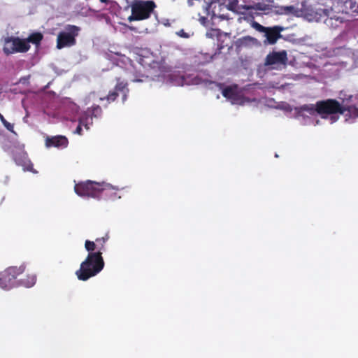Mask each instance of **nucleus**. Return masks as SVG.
Here are the masks:
<instances>
[{"instance_id": "f257e3e1", "label": "nucleus", "mask_w": 358, "mask_h": 358, "mask_svg": "<svg viewBox=\"0 0 358 358\" xmlns=\"http://www.w3.org/2000/svg\"><path fill=\"white\" fill-rule=\"evenodd\" d=\"M74 190L78 195L83 197L100 198L110 196L111 199H115L117 197L116 191L117 189L108 183L87 180L76 184Z\"/></svg>"}, {"instance_id": "f03ea898", "label": "nucleus", "mask_w": 358, "mask_h": 358, "mask_svg": "<svg viewBox=\"0 0 358 358\" xmlns=\"http://www.w3.org/2000/svg\"><path fill=\"white\" fill-rule=\"evenodd\" d=\"M104 264L102 252H90L80 264V268L76 271V275L78 280L86 281L100 273Z\"/></svg>"}, {"instance_id": "7ed1b4c3", "label": "nucleus", "mask_w": 358, "mask_h": 358, "mask_svg": "<svg viewBox=\"0 0 358 358\" xmlns=\"http://www.w3.org/2000/svg\"><path fill=\"white\" fill-rule=\"evenodd\" d=\"M128 92L129 89L127 88V83L124 82V80L118 78L114 90L110 92L107 96L99 97L96 94L93 92L88 95V98L94 101L93 103V110H102V107H106L108 103L115 101L117 96H121L122 101L124 103Z\"/></svg>"}, {"instance_id": "20e7f679", "label": "nucleus", "mask_w": 358, "mask_h": 358, "mask_svg": "<svg viewBox=\"0 0 358 358\" xmlns=\"http://www.w3.org/2000/svg\"><path fill=\"white\" fill-rule=\"evenodd\" d=\"M156 6L153 1L134 0L130 6L131 15L128 20L132 22L146 20L150 17Z\"/></svg>"}, {"instance_id": "39448f33", "label": "nucleus", "mask_w": 358, "mask_h": 358, "mask_svg": "<svg viewBox=\"0 0 358 358\" xmlns=\"http://www.w3.org/2000/svg\"><path fill=\"white\" fill-rule=\"evenodd\" d=\"M157 80L162 81L166 84H172L177 86H182L185 85H198L200 80L197 75H187L177 73L176 72L171 73H164L157 76Z\"/></svg>"}, {"instance_id": "423d86ee", "label": "nucleus", "mask_w": 358, "mask_h": 358, "mask_svg": "<svg viewBox=\"0 0 358 358\" xmlns=\"http://www.w3.org/2000/svg\"><path fill=\"white\" fill-rule=\"evenodd\" d=\"M296 112H343L341 103L335 99L320 101L316 104H304Z\"/></svg>"}, {"instance_id": "0eeeda50", "label": "nucleus", "mask_w": 358, "mask_h": 358, "mask_svg": "<svg viewBox=\"0 0 358 358\" xmlns=\"http://www.w3.org/2000/svg\"><path fill=\"white\" fill-rule=\"evenodd\" d=\"M80 31V28L76 25L65 26L57 35V48L60 50L73 46L76 43V38L78 36Z\"/></svg>"}, {"instance_id": "6e6552de", "label": "nucleus", "mask_w": 358, "mask_h": 358, "mask_svg": "<svg viewBox=\"0 0 358 358\" xmlns=\"http://www.w3.org/2000/svg\"><path fill=\"white\" fill-rule=\"evenodd\" d=\"M311 116L305 115L304 113H295L294 117L297 119L301 124L308 125L313 124L314 120L317 117V115H320L321 118L325 120H329L330 123H334L338 119L339 113H310ZM341 115H345V121H348L350 118L358 117V113H340Z\"/></svg>"}, {"instance_id": "1a4fd4ad", "label": "nucleus", "mask_w": 358, "mask_h": 358, "mask_svg": "<svg viewBox=\"0 0 358 358\" xmlns=\"http://www.w3.org/2000/svg\"><path fill=\"white\" fill-rule=\"evenodd\" d=\"M30 48L28 42L15 37L4 38L3 51L6 55L27 52Z\"/></svg>"}, {"instance_id": "9d476101", "label": "nucleus", "mask_w": 358, "mask_h": 358, "mask_svg": "<svg viewBox=\"0 0 358 358\" xmlns=\"http://www.w3.org/2000/svg\"><path fill=\"white\" fill-rule=\"evenodd\" d=\"M25 265L21 264L20 266H9L2 272L4 280V287L6 289L18 285L19 281H16L17 278L25 271Z\"/></svg>"}, {"instance_id": "9b49d317", "label": "nucleus", "mask_w": 358, "mask_h": 358, "mask_svg": "<svg viewBox=\"0 0 358 358\" xmlns=\"http://www.w3.org/2000/svg\"><path fill=\"white\" fill-rule=\"evenodd\" d=\"M227 0H205V7L207 15H211L212 18L219 17L222 20L228 19V16L222 13L227 10L226 3Z\"/></svg>"}, {"instance_id": "f8f14e48", "label": "nucleus", "mask_w": 358, "mask_h": 358, "mask_svg": "<svg viewBox=\"0 0 358 358\" xmlns=\"http://www.w3.org/2000/svg\"><path fill=\"white\" fill-rule=\"evenodd\" d=\"M287 60V52L285 50L273 52L267 55L265 64L271 66L273 69H279L286 64Z\"/></svg>"}, {"instance_id": "ddd939ff", "label": "nucleus", "mask_w": 358, "mask_h": 358, "mask_svg": "<svg viewBox=\"0 0 358 358\" xmlns=\"http://www.w3.org/2000/svg\"><path fill=\"white\" fill-rule=\"evenodd\" d=\"M222 95L232 104L244 105L248 101L236 91V87H227L222 90Z\"/></svg>"}, {"instance_id": "4468645a", "label": "nucleus", "mask_w": 358, "mask_h": 358, "mask_svg": "<svg viewBox=\"0 0 358 358\" xmlns=\"http://www.w3.org/2000/svg\"><path fill=\"white\" fill-rule=\"evenodd\" d=\"M14 161L17 166H22L24 171H30L34 173H37L34 169V165L28 158L27 153L22 152L15 155Z\"/></svg>"}, {"instance_id": "2eb2a0df", "label": "nucleus", "mask_w": 358, "mask_h": 358, "mask_svg": "<svg viewBox=\"0 0 358 358\" xmlns=\"http://www.w3.org/2000/svg\"><path fill=\"white\" fill-rule=\"evenodd\" d=\"M285 30V27L281 26H274L268 27L265 32L266 41L269 44H274L277 42L278 39L282 37L280 33Z\"/></svg>"}, {"instance_id": "dca6fc26", "label": "nucleus", "mask_w": 358, "mask_h": 358, "mask_svg": "<svg viewBox=\"0 0 358 358\" xmlns=\"http://www.w3.org/2000/svg\"><path fill=\"white\" fill-rule=\"evenodd\" d=\"M68 138L64 136H55L45 138V146L48 148L56 147L64 148L68 146Z\"/></svg>"}, {"instance_id": "f3484780", "label": "nucleus", "mask_w": 358, "mask_h": 358, "mask_svg": "<svg viewBox=\"0 0 358 358\" xmlns=\"http://www.w3.org/2000/svg\"><path fill=\"white\" fill-rule=\"evenodd\" d=\"M108 57L118 66L126 68L128 65L131 66L130 59L120 52H110L108 55Z\"/></svg>"}, {"instance_id": "a211bd4d", "label": "nucleus", "mask_w": 358, "mask_h": 358, "mask_svg": "<svg viewBox=\"0 0 358 358\" xmlns=\"http://www.w3.org/2000/svg\"><path fill=\"white\" fill-rule=\"evenodd\" d=\"M226 6L227 10L240 14H243L244 10H249L251 8L249 6L240 5L238 0H227Z\"/></svg>"}, {"instance_id": "6ab92c4d", "label": "nucleus", "mask_w": 358, "mask_h": 358, "mask_svg": "<svg viewBox=\"0 0 358 358\" xmlns=\"http://www.w3.org/2000/svg\"><path fill=\"white\" fill-rule=\"evenodd\" d=\"M138 62L144 67L151 66L154 62L153 56L148 50H141L138 54Z\"/></svg>"}, {"instance_id": "aec40b11", "label": "nucleus", "mask_w": 358, "mask_h": 358, "mask_svg": "<svg viewBox=\"0 0 358 358\" xmlns=\"http://www.w3.org/2000/svg\"><path fill=\"white\" fill-rule=\"evenodd\" d=\"M36 281V277L35 275H27L25 278H22L19 280L18 285H22L26 287H31L34 286Z\"/></svg>"}, {"instance_id": "412c9836", "label": "nucleus", "mask_w": 358, "mask_h": 358, "mask_svg": "<svg viewBox=\"0 0 358 358\" xmlns=\"http://www.w3.org/2000/svg\"><path fill=\"white\" fill-rule=\"evenodd\" d=\"M280 14H285V15H297L299 13L298 8L294 6H281L279 8V10L278 11Z\"/></svg>"}, {"instance_id": "4be33fe9", "label": "nucleus", "mask_w": 358, "mask_h": 358, "mask_svg": "<svg viewBox=\"0 0 358 358\" xmlns=\"http://www.w3.org/2000/svg\"><path fill=\"white\" fill-rule=\"evenodd\" d=\"M89 120L88 117H78L79 124L78 127H76V129L75 131V134H77L78 135L82 134V127L84 126L86 129H89L90 127L88 125L87 121Z\"/></svg>"}, {"instance_id": "5701e85b", "label": "nucleus", "mask_w": 358, "mask_h": 358, "mask_svg": "<svg viewBox=\"0 0 358 358\" xmlns=\"http://www.w3.org/2000/svg\"><path fill=\"white\" fill-rule=\"evenodd\" d=\"M43 36L41 33H34L31 34L26 41L28 42V44L29 45V43H32L34 44L38 45L40 41L42 40Z\"/></svg>"}, {"instance_id": "b1692460", "label": "nucleus", "mask_w": 358, "mask_h": 358, "mask_svg": "<svg viewBox=\"0 0 358 358\" xmlns=\"http://www.w3.org/2000/svg\"><path fill=\"white\" fill-rule=\"evenodd\" d=\"M343 52V49L341 48H337L334 49H329L325 51L324 55L327 57H331L334 56L338 55Z\"/></svg>"}, {"instance_id": "393cba45", "label": "nucleus", "mask_w": 358, "mask_h": 358, "mask_svg": "<svg viewBox=\"0 0 358 358\" xmlns=\"http://www.w3.org/2000/svg\"><path fill=\"white\" fill-rule=\"evenodd\" d=\"M345 3L346 8H350V10H351L352 12L358 13V4L357 5L355 1L347 0Z\"/></svg>"}, {"instance_id": "a878e982", "label": "nucleus", "mask_w": 358, "mask_h": 358, "mask_svg": "<svg viewBox=\"0 0 358 358\" xmlns=\"http://www.w3.org/2000/svg\"><path fill=\"white\" fill-rule=\"evenodd\" d=\"M109 238V236L108 234H106L105 235V236L102 237V238H98L96 239V243L97 244H101V246L99 248V250L98 251H102L104 250V244L108 240Z\"/></svg>"}, {"instance_id": "bb28decb", "label": "nucleus", "mask_w": 358, "mask_h": 358, "mask_svg": "<svg viewBox=\"0 0 358 358\" xmlns=\"http://www.w3.org/2000/svg\"><path fill=\"white\" fill-rule=\"evenodd\" d=\"M96 245L94 241H91L89 240L85 241V248L86 250L90 252H94V250L96 249Z\"/></svg>"}, {"instance_id": "cd10ccee", "label": "nucleus", "mask_w": 358, "mask_h": 358, "mask_svg": "<svg viewBox=\"0 0 358 358\" xmlns=\"http://www.w3.org/2000/svg\"><path fill=\"white\" fill-rule=\"evenodd\" d=\"M0 120L1 121V122L3 123V124L4 125V127L9 131H11V132H13L14 133V131H13V124H10V122H8L5 118L2 115L1 113H0Z\"/></svg>"}, {"instance_id": "c85d7f7f", "label": "nucleus", "mask_w": 358, "mask_h": 358, "mask_svg": "<svg viewBox=\"0 0 358 358\" xmlns=\"http://www.w3.org/2000/svg\"><path fill=\"white\" fill-rule=\"evenodd\" d=\"M277 108L283 110L285 112H291L292 110V108L287 103H282L279 104Z\"/></svg>"}, {"instance_id": "c756f323", "label": "nucleus", "mask_w": 358, "mask_h": 358, "mask_svg": "<svg viewBox=\"0 0 358 358\" xmlns=\"http://www.w3.org/2000/svg\"><path fill=\"white\" fill-rule=\"evenodd\" d=\"M253 27L260 31V32H262V33H264L266 32V31L267 30V28L268 27H264L262 25H261L260 24L257 23V22H254L253 24Z\"/></svg>"}, {"instance_id": "7c9ffc66", "label": "nucleus", "mask_w": 358, "mask_h": 358, "mask_svg": "<svg viewBox=\"0 0 358 358\" xmlns=\"http://www.w3.org/2000/svg\"><path fill=\"white\" fill-rule=\"evenodd\" d=\"M176 34L178 36L182 37L184 38H188L190 37V34L189 33L185 32L183 29L178 31Z\"/></svg>"}, {"instance_id": "2f4dec72", "label": "nucleus", "mask_w": 358, "mask_h": 358, "mask_svg": "<svg viewBox=\"0 0 358 358\" xmlns=\"http://www.w3.org/2000/svg\"><path fill=\"white\" fill-rule=\"evenodd\" d=\"M29 76L22 78L19 81V84L27 85L29 83Z\"/></svg>"}, {"instance_id": "473e14b6", "label": "nucleus", "mask_w": 358, "mask_h": 358, "mask_svg": "<svg viewBox=\"0 0 358 358\" xmlns=\"http://www.w3.org/2000/svg\"><path fill=\"white\" fill-rule=\"evenodd\" d=\"M0 287L2 289H6V287H4V280L3 278L2 273H0Z\"/></svg>"}, {"instance_id": "72a5a7b5", "label": "nucleus", "mask_w": 358, "mask_h": 358, "mask_svg": "<svg viewBox=\"0 0 358 358\" xmlns=\"http://www.w3.org/2000/svg\"><path fill=\"white\" fill-rule=\"evenodd\" d=\"M133 82H143V80L142 78H138L136 76H134L133 78L131 79Z\"/></svg>"}, {"instance_id": "f704fd0d", "label": "nucleus", "mask_w": 358, "mask_h": 358, "mask_svg": "<svg viewBox=\"0 0 358 358\" xmlns=\"http://www.w3.org/2000/svg\"><path fill=\"white\" fill-rule=\"evenodd\" d=\"M357 103L355 104L353 107V112H358V95L356 96Z\"/></svg>"}, {"instance_id": "c9c22d12", "label": "nucleus", "mask_w": 358, "mask_h": 358, "mask_svg": "<svg viewBox=\"0 0 358 358\" xmlns=\"http://www.w3.org/2000/svg\"><path fill=\"white\" fill-rule=\"evenodd\" d=\"M87 99L88 100L87 102H86V104H89L91 101L92 102V105L91 106V108L92 110V111H94L95 110H93V103H94V101L92 100V99H90L88 98V96L87 97ZM88 109H90V107H88Z\"/></svg>"}, {"instance_id": "e433bc0d", "label": "nucleus", "mask_w": 358, "mask_h": 358, "mask_svg": "<svg viewBox=\"0 0 358 358\" xmlns=\"http://www.w3.org/2000/svg\"><path fill=\"white\" fill-rule=\"evenodd\" d=\"M101 3H103L105 4H108L109 3H111L112 1L110 0H99Z\"/></svg>"}, {"instance_id": "4c0bfd02", "label": "nucleus", "mask_w": 358, "mask_h": 358, "mask_svg": "<svg viewBox=\"0 0 358 358\" xmlns=\"http://www.w3.org/2000/svg\"><path fill=\"white\" fill-rule=\"evenodd\" d=\"M256 8H257V9H259V10H264V8L262 7V6H261V4H260V3H257V4L256 5Z\"/></svg>"}, {"instance_id": "58836bf2", "label": "nucleus", "mask_w": 358, "mask_h": 358, "mask_svg": "<svg viewBox=\"0 0 358 358\" xmlns=\"http://www.w3.org/2000/svg\"><path fill=\"white\" fill-rule=\"evenodd\" d=\"M12 90L14 92V93H17V87H14L13 89H12Z\"/></svg>"}, {"instance_id": "ea45409f", "label": "nucleus", "mask_w": 358, "mask_h": 358, "mask_svg": "<svg viewBox=\"0 0 358 358\" xmlns=\"http://www.w3.org/2000/svg\"><path fill=\"white\" fill-rule=\"evenodd\" d=\"M188 3H189V6H192L193 5L192 0H188Z\"/></svg>"}, {"instance_id": "a19ab883", "label": "nucleus", "mask_w": 358, "mask_h": 358, "mask_svg": "<svg viewBox=\"0 0 358 358\" xmlns=\"http://www.w3.org/2000/svg\"><path fill=\"white\" fill-rule=\"evenodd\" d=\"M351 110H352L351 108H349L348 112H351Z\"/></svg>"}]
</instances>
